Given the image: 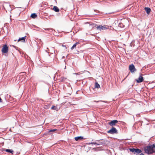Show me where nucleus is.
<instances>
[{
    "label": "nucleus",
    "mask_w": 155,
    "mask_h": 155,
    "mask_svg": "<svg viewBox=\"0 0 155 155\" xmlns=\"http://www.w3.org/2000/svg\"><path fill=\"white\" fill-rule=\"evenodd\" d=\"M143 150L145 153L148 154L155 152V144L144 147Z\"/></svg>",
    "instance_id": "obj_1"
},
{
    "label": "nucleus",
    "mask_w": 155,
    "mask_h": 155,
    "mask_svg": "<svg viewBox=\"0 0 155 155\" xmlns=\"http://www.w3.org/2000/svg\"><path fill=\"white\" fill-rule=\"evenodd\" d=\"M3 8L5 10L6 12H10L12 10L11 5L8 3H4L3 5Z\"/></svg>",
    "instance_id": "obj_2"
},
{
    "label": "nucleus",
    "mask_w": 155,
    "mask_h": 155,
    "mask_svg": "<svg viewBox=\"0 0 155 155\" xmlns=\"http://www.w3.org/2000/svg\"><path fill=\"white\" fill-rule=\"evenodd\" d=\"M129 149L130 151L133 152L136 155L142 152L141 150L138 148H129Z\"/></svg>",
    "instance_id": "obj_3"
},
{
    "label": "nucleus",
    "mask_w": 155,
    "mask_h": 155,
    "mask_svg": "<svg viewBox=\"0 0 155 155\" xmlns=\"http://www.w3.org/2000/svg\"><path fill=\"white\" fill-rule=\"evenodd\" d=\"M107 133L109 134H113L115 133H117V131L115 128L112 127L111 129L108 131Z\"/></svg>",
    "instance_id": "obj_4"
},
{
    "label": "nucleus",
    "mask_w": 155,
    "mask_h": 155,
    "mask_svg": "<svg viewBox=\"0 0 155 155\" xmlns=\"http://www.w3.org/2000/svg\"><path fill=\"white\" fill-rule=\"evenodd\" d=\"M129 69L131 73L137 71L136 69L135 68L134 65L133 64L130 65L129 66Z\"/></svg>",
    "instance_id": "obj_5"
},
{
    "label": "nucleus",
    "mask_w": 155,
    "mask_h": 155,
    "mask_svg": "<svg viewBox=\"0 0 155 155\" xmlns=\"http://www.w3.org/2000/svg\"><path fill=\"white\" fill-rule=\"evenodd\" d=\"M8 51V47L6 45H5L3 46V48L2 50V52L6 53Z\"/></svg>",
    "instance_id": "obj_6"
},
{
    "label": "nucleus",
    "mask_w": 155,
    "mask_h": 155,
    "mask_svg": "<svg viewBox=\"0 0 155 155\" xmlns=\"http://www.w3.org/2000/svg\"><path fill=\"white\" fill-rule=\"evenodd\" d=\"M118 122V121L116 120H111L109 123V124L112 127L115 126Z\"/></svg>",
    "instance_id": "obj_7"
},
{
    "label": "nucleus",
    "mask_w": 155,
    "mask_h": 155,
    "mask_svg": "<svg viewBox=\"0 0 155 155\" xmlns=\"http://www.w3.org/2000/svg\"><path fill=\"white\" fill-rule=\"evenodd\" d=\"M96 28L97 30H105L107 28L104 26H103L101 25H99V26H97L96 27Z\"/></svg>",
    "instance_id": "obj_8"
},
{
    "label": "nucleus",
    "mask_w": 155,
    "mask_h": 155,
    "mask_svg": "<svg viewBox=\"0 0 155 155\" xmlns=\"http://www.w3.org/2000/svg\"><path fill=\"white\" fill-rule=\"evenodd\" d=\"M143 77L141 76H140L139 77L138 79L136 80V81L137 83H140L142 82L143 81Z\"/></svg>",
    "instance_id": "obj_9"
},
{
    "label": "nucleus",
    "mask_w": 155,
    "mask_h": 155,
    "mask_svg": "<svg viewBox=\"0 0 155 155\" xmlns=\"http://www.w3.org/2000/svg\"><path fill=\"white\" fill-rule=\"evenodd\" d=\"M83 139V137L81 136L77 137L74 138L75 140L77 141H81Z\"/></svg>",
    "instance_id": "obj_10"
},
{
    "label": "nucleus",
    "mask_w": 155,
    "mask_h": 155,
    "mask_svg": "<svg viewBox=\"0 0 155 155\" xmlns=\"http://www.w3.org/2000/svg\"><path fill=\"white\" fill-rule=\"evenodd\" d=\"M144 9L147 14H149L150 13L151 11V10L150 8L149 7H145Z\"/></svg>",
    "instance_id": "obj_11"
},
{
    "label": "nucleus",
    "mask_w": 155,
    "mask_h": 155,
    "mask_svg": "<svg viewBox=\"0 0 155 155\" xmlns=\"http://www.w3.org/2000/svg\"><path fill=\"white\" fill-rule=\"evenodd\" d=\"M100 141L98 142L97 145H102L105 143V141L103 140H101Z\"/></svg>",
    "instance_id": "obj_12"
},
{
    "label": "nucleus",
    "mask_w": 155,
    "mask_h": 155,
    "mask_svg": "<svg viewBox=\"0 0 155 155\" xmlns=\"http://www.w3.org/2000/svg\"><path fill=\"white\" fill-rule=\"evenodd\" d=\"M25 37L26 36H25L22 38H19L18 40V41H21V42H25Z\"/></svg>",
    "instance_id": "obj_13"
},
{
    "label": "nucleus",
    "mask_w": 155,
    "mask_h": 155,
    "mask_svg": "<svg viewBox=\"0 0 155 155\" xmlns=\"http://www.w3.org/2000/svg\"><path fill=\"white\" fill-rule=\"evenodd\" d=\"M53 9L56 12H58L59 11V8L56 6H54L53 7Z\"/></svg>",
    "instance_id": "obj_14"
},
{
    "label": "nucleus",
    "mask_w": 155,
    "mask_h": 155,
    "mask_svg": "<svg viewBox=\"0 0 155 155\" xmlns=\"http://www.w3.org/2000/svg\"><path fill=\"white\" fill-rule=\"evenodd\" d=\"M5 151L8 152L10 153H13V151L12 150H10L8 149H6Z\"/></svg>",
    "instance_id": "obj_15"
},
{
    "label": "nucleus",
    "mask_w": 155,
    "mask_h": 155,
    "mask_svg": "<svg viewBox=\"0 0 155 155\" xmlns=\"http://www.w3.org/2000/svg\"><path fill=\"white\" fill-rule=\"evenodd\" d=\"M37 15L35 13H33L31 14V17L33 18H35L36 17Z\"/></svg>",
    "instance_id": "obj_16"
},
{
    "label": "nucleus",
    "mask_w": 155,
    "mask_h": 155,
    "mask_svg": "<svg viewBox=\"0 0 155 155\" xmlns=\"http://www.w3.org/2000/svg\"><path fill=\"white\" fill-rule=\"evenodd\" d=\"M79 43L78 42H76V43H75L73 45V46L71 47V50H72L74 49V48H75L76 46V45L78 44Z\"/></svg>",
    "instance_id": "obj_17"
},
{
    "label": "nucleus",
    "mask_w": 155,
    "mask_h": 155,
    "mask_svg": "<svg viewBox=\"0 0 155 155\" xmlns=\"http://www.w3.org/2000/svg\"><path fill=\"white\" fill-rule=\"evenodd\" d=\"M118 26L120 28H124L125 27V25L121 23H119Z\"/></svg>",
    "instance_id": "obj_18"
},
{
    "label": "nucleus",
    "mask_w": 155,
    "mask_h": 155,
    "mask_svg": "<svg viewBox=\"0 0 155 155\" xmlns=\"http://www.w3.org/2000/svg\"><path fill=\"white\" fill-rule=\"evenodd\" d=\"M95 87L96 88H99L100 87V85L97 82L95 83Z\"/></svg>",
    "instance_id": "obj_19"
},
{
    "label": "nucleus",
    "mask_w": 155,
    "mask_h": 155,
    "mask_svg": "<svg viewBox=\"0 0 155 155\" xmlns=\"http://www.w3.org/2000/svg\"><path fill=\"white\" fill-rule=\"evenodd\" d=\"M50 107L49 105H45L44 107L45 109H48Z\"/></svg>",
    "instance_id": "obj_20"
},
{
    "label": "nucleus",
    "mask_w": 155,
    "mask_h": 155,
    "mask_svg": "<svg viewBox=\"0 0 155 155\" xmlns=\"http://www.w3.org/2000/svg\"><path fill=\"white\" fill-rule=\"evenodd\" d=\"M66 78L63 77H61L60 78L61 81H64L66 80Z\"/></svg>",
    "instance_id": "obj_21"
},
{
    "label": "nucleus",
    "mask_w": 155,
    "mask_h": 155,
    "mask_svg": "<svg viewBox=\"0 0 155 155\" xmlns=\"http://www.w3.org/2000/svg\"><path fill=\"white\" fill-rule=\"evenodd\" d=\"M55 108V106H53L51 107V109L52 110H56V108Z\"/></svg>",
    "instance_id": "obj_22"
},
{
    "label": "nucleus",
    "mask_w": 155,
    "mask_h": 155,
    "mask_svg": "<svg viewBox=\"0 0 155 155\" xmlns=\"http://www.w3.org/2000/svg\"><path fill=\"white\" fill-rule=\"evenodd\" d=\"M56 130H57L56 129H51V130H49V132H53V131H54Z\"/></svg>",
    "instance_id": "obj_23"
},
{
    "label": "nucleus",
    "mask_w": 155,
    "mask_h": 155,
    "mask_svg": "<svg viewBox=\"0 0 155 155\" xmlns=\"http://www.w3.org/2000/svg\"><path fill=\"white\" fill-rule=\"evenodd\" d=\"M45 29V30H49V31H50V32H51L52 31H53V29H48V28H47V29Z\"/></svg>",
    "instance_id": "obj_24"
},
{
    "label": "nucleus",
    "mask_w": 155,
    "mask_h": 155,
    "mask_svg": "<svg viewBox=\"0 0 155 155\" xmlns=\"http://www.w3.org/2000/svg\"><path fill=\"white\" fill-rule=\"evenodd\" d=\"M93 144H94V145H97V144H98V143H97L96 142H93Z\"/></svg>",
    "instance_id": "obj_25"
},
{
    "label": "nucleus",
    "mask_w": 155,
    "mask_h": 155,
    "mask_svg": "<svg viewBox=\"0 0 155 155\" xmlns=\"http://www.w3.org/2000/svg\"><path fill=\"white\" fill-rule=\"evenodd\" d=\"M0 102H2V99L0 97Z\"/></svg>",
    "instance_id": "obj_26"
},
{
    "label": "nucleus",
    "mask_w": 155,
    "mask_h": 155,
    "mask_svg": "<svg viewBox=\"0 0 155 155\" xmlns=\"http://www.w3.org/2000/svg\"><path fill=\"white\" fill-rule=\"evenodd\" d=\"M25 73V72H21V73L20 74H21L22 75H23V74Z\"/></svg>",
    "instance_id": "obj_27"
},
{
    "label": "nucleus",
    "mask_w": 155,
    "mask_h": 155,
    "mask_svg": "<svg viewBox=\"0 0 155 155\" xmlns=\"http://www.w3.org/2000/svg\"><path fill=\"white\" fill-rule=\"evenodd\" d=\"M62 46L63 47H66V46L65 45H62Z\"/></svg>",
    "instance_id": "obj_28"
},
{
    "label": "nucleus",
    "mask_w": 155,
    "mask_h": 155,
    "mask_svg": "<svg viewBox=\"0 0 155 155\" xmlns=\"http://www.w3.org/2000/svg\"><path fill=\"white\" fill-rule=\"evenodd\" d=\"M93 142H91V143H89V144H93Z\"/></svg>",
    "instance_id": "obj_29"
},
{
    "label": "nucleus",
    "mask_w": 155,
    "mask_h": 155,
    "mask_svg": "<svg viewBox=\"0 0 155 155\" xmlns=\"http://www.w3.org/2000/svg\"><path fill=\"white\" fill-rule=\"evenodd\" d=\"M75 74L76 75H78L79 74L78 73H75Z\"/></svg>",
    "instance_id": "obj_30"
},
{
    "label": "nucleus",
    "mask_w": 155,
    "mask_h": 155,
    "mask_svg": "<svg viewBox=\"0 0 155 155\" xmlns=\"http://www.w3.org/2000/svg\"><path fill=\"white\" fill-rule=\"evenodd\" d=\"M94 11L95 12H96V11H97V12H99L97 10H94Z\"/></svg>",
    "instance_id": "obj_31"
},
{
    "label": "nucleus",
    "mask_w": 155,
    "mask_h": 155,
    "mask_svg": "<svg viewBox=\"0 0 155 155\" xmlns=\"http://www.w3.org/2000/svg\"><path fill=\"white\" fill-rule=\"evenodd\" d=\"M55 51H56V50H54V53H55Z\"/></svg>",
    "instance_id": "obj_32"
}]
</instances>
